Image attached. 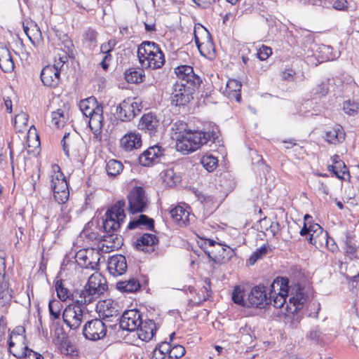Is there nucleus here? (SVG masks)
<instances>
[{"label":"nucleus","mask_w":359,"mask_h":359,"mask_svg":"<svg viewBox=\"0 0 359 359\" xmlns=\"http://www.w3.org/2000/svg\"><path fill=\"white\" fill-rule=\"evenodd\" d=\"M137 57L143 68L159 69L165 63L163 51L152 41H144L138 46Z\"/></svg>","instance_id":"5"},{"label":"nucleus","mask_w":359,"mask_h":359,"mask_svg":"<svg viewBox=\"0 0 359 359\" xmlns=\"http://www.w3.org/2000/svg\"><path fill=\"white\" fill-rule=\"evenodd\" d=\"M272 54V49L266 46L262 45L259 49L257 55L260 60H266Z\"/></svg>","instance_id":"56"},{"label":"nucleus","mask_w":359,"mask_h":359,"mask_svg":"<svg viewBox=\"0 0 359 359\" xmlns=\"http://www.w3.org/2000/svg\"><path fill=\"white\" fill-rule=\"evenodd\" d=\"M324 238L326 239V247L331 252H335L338 249L337 245L334 243L332 238L327 237V233L325 232L324 235Z\"/></svg>","instance_id":"58"},{"label":"nucleus","mask_w":359,"mask_h":359,"mask_svg":"<svg viewBox=\"0 0 359 359\" xmlns=\"http://www.w3.org/2000/svg\"><path fill=\"white\" fill-rule=\"evenodd\" d=\"M23 29L33 44L35 43V40L38 39V38L41 36L40 29L36 24L31 23L30 27L28 26V24H23Z\"/></svg>","instance_id":"41"},{"label":"nucleus","mask_w":359,"mask_h":359,"mask_svg":"<svg viewBox=\"0 0 359 359\" xmlns=\"http://www.w3.org/2000/svg\"><path fill=\"white\" fill-rule=\"evenodd\" d=\"M114 46L115 41L109 40L107 43H104L101 45V52L106 54H110V52L114 49Z\"/></svg>","instance_id":"57"},{"label":"nucleus","mask_w":359,"mask_h":359,"mask_svg":"<svg viewBox=\"0 0 359 359\" xmlns=\"http://www.w3.org/2000/svg\"><path fill=\"white\" fill-rule=\"evenodd\" d=\"M267 252V248L265 246L261 247L256 250L248 259L249 264L253 265L255 263Z\"/></svg>","instance_id":"51"},{"label":"nucleus","mask_w":359,"mask_h":359,"mask_svg":"<svg viewBox=\"0 0 359 359\" xmlns=\"http://www.w3.org/2000/svg\"><path fill=\"white\" fill-rule=\"evenodd\" d=\"M205 245L210 248H213L212 250L205 249L204 250L205 253L207 254L208 257L211 259L216 261V259H218V255L224 256L223 253L226 250L221 243H217L212 239H206L205 241Z\"/></svg>","instance_id":"28"},{"label":"nucleus","mask_w":359,"mask_h":359,"mask_svg":"<svg viewBox=\"0 0 359 359\" xmlns=\"http://www.w3.org/2000/svg\"><path fill=\"white\" fill-rule=\"evenodd\" d=\"M103 108L102 107H97L96 111L91 114L88 117L89 127L95 136L101 133L102 128L103 126L104 117H103Z\"/></svg>","instance_id":"25"},{"label":"nucleus","mask_w":359,"mask_h":359,"mask_svg":"<svg viewBox=\"0 0 359 359\" xmlns=\"http://www.w3.org/2000/svg\"><path fill=\"white\" fill-rule=\"evenodd\" d=\"M321 51L326 55L327 60H334L339 56V52L337 50L333 51V48L330 46H323Z\"/></svg>","instance_id":"52"},{"label":"nucleus","mask_w":359,"mask_h":359,"mask_svg":"<svg viewBox=\"0 0 359 359\" xmlns=\"http://www.w3.org/2000/svg\"><path fill=\"white\" fill-rule=\"evenodd\" d=\"M165 149L158 145L149 147L139 156V163L143 166H151L158 163L164 155Z\"/></svg>","instance_id":"14"},{"label":"nucleus","mask_w":359,"mask_h":359,"mask_svg":"<svg viewBox=\"0 0 359 359\" xmlns=\"http://www.w3.org/2000/svg\"><path fill=\"white\" fill-rule=\"evenodd\" d=\"M345 136L344 129L339 125L335 126L325 132V140L330 144L340 143L345 140Z\"/></svg>","instance_id":"26"},{"label":"nucleus","mask_w":359,"mask_h":359,"mask_svg":"<svg viewBox=\"0 0 359 359\" xmlns=\"http://www.w3.org/2000/svg\"><path fill=\"white\" fill-rule=\"evenodd\" d=\"M107 269L114 277L123 275L127 270L126 257L121 255L111 256L107 261Z\"/></svg>","instance_id":"16"},{"label":"nucleus","mask_w":359,"mask_h":359,"mask_svg":"<svg viewBox=\"0 0 359 359\" xmlns=\"http://www.w3.org/2000/svg\"><path fill=\"white\" fill-rule=\"evenodd\" d=\"M111 60V55L110 54H106V55L104 57L103 60L100 62V65L102 66V67L104 70H107L108 69L109 65L107 62V60Z\"/></svg>","instance_id":"63"},{"label":"nucleus","mask_w":359,"mask_h":359,"mask_svg":"<svg viewBox=\"0 0 359 359\" xmlns=\"http://www.w3.org/2000/svg\"><path fill=\"white\" fill-rule=\"evenodd\" d=\"M353 240V238L349 233H347L345 240V250L346 253L351 255H353L357 251V246Z\"/></svg>","instance_id":"53"},{"label":"nucleus","mask_w":359,"mask_h":359,"mask_svg":"<svg viewBox=\"0 0 359 359\" xmlns=\"http://www.w3.org/2000/svg\"><path fill=\"white\" fill-rule=\"evenodd\" d=\"M55 290L59 299L62 302L66 301L70 296L72 297L69 290L63 286L62 281H57Z\"/></svg>","instance_id":"49"},{"label":"nucleus","mask_w":359,"mask_h":359,"mask_svg":"<svg viewBox=\"0 0 359 359\" xmlns=\"http://www.w3.org/2000/svg\"><path fill=\"white\" fill-rule=\"evenodd\" d=\"M97 32L91 28L88 27L82 35V42L85 48L90 50H94L97 45Z\"/></svg>","instance_id":"29"},{"label":"nucleus","mask_w":359,"mask_h":359,"mask_svg":"<svg viewBox=\"0 0 359 359\" xmlns=\"http://www.w3.org/2000/svg\"><path fill=\"white\" fill-rule=\"evenodd\" d=\"M194 41L200 53L203 56H205L213 46L210 34L201 25L194 28Z\"/></svg>","instance_id":"12"},{"label":"nucleus","mask_w":359,"mask_h":359,"mask_svg":"<svg viewBox=\"0 0 359 359\" xmlns=\"http://www.w3.org/2000/svg\"><path fill=\"white\" fill-rule=\"evenodd\" d=\"M107 325L101 319L88 320L83 327V334L86 339L97 341L107 334Z\"/></svg>","instance_id":"10"},{"label":"nucleus","mask_w":359,"mask_h":359,"mask_svg":"<svg viewBox=\"0 0 359 359\" xmlns=\"http://www.w3.org/2000/svg\"><path fill=\"white\" fill-rule=\"evenodd\" d=\"M62 305L60 301L50 300L48 304V309L52 319H59Z\"/></svg>","instance_id":"45"},{"label":"nucleus","mask_w":359,"mask_h":359,"mask_svg":"<svg viewBox=\"0 0 359 359\" xmlns=\"http://www.w3.org/2000/svg\"><path fill=\"white\" fill-rule=\"evenodd\" d=\"M123 165L121 161L115 159L109 160L106 165V170L108 175L115 177L123 170Z\"/></svg>","instance_id":"43"},{"label":"nucleus","mask_w":359,"mask_h":359,"mask_svg":"<svg viewBox=\"0 0 359 359\" xmlns=\"http://www.w3.org/2000/svg\"><path fill=\"white\" fill-rule=\"evenodd\" d=\"M136 103L130 100H125L120 103L116 109V114L118 118L122 121H129L135 116Z\"/></svg>","instance_id":"19"},{"label":"nucleus","mask_w":359,"mask_h":359,"mask_svg":"<svg viewBox=\"0 0 359 359\" xmlns=\"http://www.w3.org/2000/svg\"><path fill=\"white\" fill-rule=\"evenodd\" d=\"M62 149L67 156H69V149H74L76 146L81 143V140L77 137H72L70 134L65 133L62 141Z\"/></svg>","instance_id":"34"},{"label":"nucleus","mask_w":359,"mask_h":359,"mask_svg":"<svg viewBox=\"0 0 359 359\" xmlns=\"http://www.w3.org/2000/svg\"><path fill=\"white\" fill-rule=\"evenodd\" d=\"M158 239L154 234L144 233L137 239L135 248L145 252H151L154 251V246L158 243Z\"/></svg>","instance_id":"21"},{"label":"nucleus","mask_w":359,"mask_h":359,"mask_svg":"<svg viewBox=\"0 0 359 359\" xmlns=\"http://www.w3.org/2000/svg\"><path fill=\"white\" fill-rule=\"evenodd\" d=\"M289 291L288 280L287 278H276L271 285L270 297L268 298L269 304H273L276 308H282L286 303Z\"/></svg>","instance_id":"7"},{"label":"nucleus","mask_w":359,"mask_h":359,"mask_svg":"<svg viewBox=\"0 0 359 359\" xmlns=\"http://www.w3.org/2000/svg\"><path fill=\"white\" fill-rule=\"evenodd\" d=\"M97 107H101V105L97 104L95 98L93 97L82 100L79 102V108L86 117L95 111Z\"/></svg>","instance_id":"31"},{"label":"nucleus","mask_w":359,"mask_h":359,"mask_svg":"<svg viewBox=\"0 0 359 359\" xmlns=\"http://www.w3.org/2000/svg\"><path fill=\"white\" fill-rule=\"evenodd\" d=\"M67 119V114L61 109H58L51 113V123L57 128L63 127Z\"/></svg>","instance_id":"38"},{"label":"nucleus","mask_w":359,"mask_h":359,"mask_svg":"<svg viewBox=\"0 0 359 359\" xmlns=\"http://www.w3.org/2000/svg\"><path fill=\"white\" fill-rule=\"evenodd\" d=\"M359 109V102L354 100H346L343 104V110L350 116L355 115Z\"/></svg>","instance_id":"47"},{"label":"nucleus","mask_w":359,"mask_h":359,"mask_svg":"<svg viewBox=\"0 0 359 359\" xmlns=\"http://www.w3.org/2000/svg\"><path fill=\"white\" fill-rule=\"evenodd\" d=\"M217 159L212 156H204L201 158V164L208 172L213 171L217 166Z\"/></svg>","instance_id":"48"},{"label":"nucleus","mask_w":359,"mask_h":359,"mask_svg":"<svg viewBox=\"0 0 359 359\" xmlns=\"http://www.w3.org/2000/svg\"><path fill=\"white\" fill-rule=\"evenodd\" d=\"M185 352V348L182 346L175 345L170 347L169 358L179 359L184 355Z\"/></svg>","instance_id":"50"},{"label":"nucleus","mask_w":359,"mask_h":359,"mask_svg":"<svg viewBox=\"0 0 359 359\" xmlns=\"http://www.w3.org/2000/svg\"><path fill=\"white\" fill-rule=\"evenodd\" d=\"M273 236H276L280 231V226L278 222H271L269 229Z\"/></svg>","instance_id":"61"},{"label":"nucleus","mask_w":359,"mask_h":359,"mask_svg":"<svg viewBox=\"0 0 359 359\" xmlns=\"http://www.w3.org/2000/svg\"><path fill=\"white\" fill-rule=\"evenodd\" d=\"M171 217L179 224H186L189 222V211L182 205H177L170 210Z\"/></svg>","instance_id":"30"},{"label":"nucleus","mask_w":359,"mask_h":359,"mask_svg":"<svg viewBox=\"0 0 359 359\" xmlns=\"http://www.w3.org/2000/svg\"><path fill=\"white\" fill-rule=\"evenodd\" d=\"M4 264V260L1 257H0V288L6 286V283L4 281L5 275Z\"/></svg>","instance_id":"59"},{"label":"nucleus","mask_w":359,"mask_h":359,"mask_svg":"<svg viewBox=\"0 0 359 359\" xmlns=\"http://www.w3.org/2000/svg\"><path fill=\"white\" fill-rule=\"evenodd\" d=\"M175 72L178 81L172 86L171 102L175 106H184L192 98L195 89L200 86L202 81L194 72L193 67L188 65L177 67Z\"/></svg>","instance_id":"2"},{"label":"nucleus","mask_w":359,"mask_h":359,"mask_svg":"<svg viewBox=\"0 0 359 359\" xmlns=\"http://www.w3.org/2000/svg\"><path fill=\"white\" fill-rule=\"evenodd\" d=\"M309 338L313 341H318L320 338V332L317 330H312L309 334Z\"/></svg>","instance_id":"62"},{"label":"nucleus","mask_w":359,"mask_h":359,"mask_svg":"<svg viewBox=\"0 0 359 359\" xmlns=\"http://www.w3.org/2000/svg\"><path fill=\"white\" fill-rule=\"evenodd\" d=\"M74 301V304L67 306L62 313L64 323L72 330H76L81 324L83 316L82 306Z\"/></svg>","instance_id":"9"},{"label":"nucleus","mask_w":359,"mask_h":359,"mask_svg":"<svg viewBox=\"0 0 359 359\" xmlns=\"http://www.w3.org/2000/svg\"><path fill=\"white\" fill-rule=\"evenodd\" d=\"M116 287L123 292H134L140 289V284L137 280L135 278H130L128 280L117 283Z\"/></svg>","instance_id":"35"},{"label":"nucleus","mask_w":359,"mask_h":359,"mask_svg":"<svg viewBox=\"0 0 359 359\" xmlns=\"http://www.w3.org/2000/svg\"><path fill=\"white\" fill-rule=\"evenodd\" d=\"M28 123V115L26 113L22 112L17 114L15 117V126L20 129L26 126Z\"/></svg>","instance_id":"54"},{"label":"nucleus","mask_w":359,"mask_h":359,"mask_svg":"<svg viewBox=\"0 0 359 359\" xmlns=\"http://www.w3.org/2000/svg\"><path fill=\"white\" fill-rule=\"evenodd\" d=\"M50 186L53 197L58 204H65L69 197V191L64 174L58 165H52Z\"/></svg>","instance_id":"6"},{"label":"nucleus","mask_w":359,"mask_h":359,"mask_svg":"<svg viewBox=\"0 0 359 359\" xmlns=\"http://www.w3.org/2000/svg\"><path fill=\"white\" fill-rule=\"evenodd\" d=\"M128 211L135 214L145 211L149 200L144 189L141 187H136L130 191L128 196Z\"/></svg>","instance_id":"8"},{"label":"nucleus","mask_w":359,"mask_h":359,"mask_svg":"<svg viewBox=\"0 0 359 359\" xmlns=\"http://www.w3.org/2000/svg\"><path fill=\"white\" fill-rule=\"evenodd\" d=\"M99 316L106 322H117L119 320L121 309L119 304L112 300L106 299L97 306Z\"/></svg>","instance_id":"11"},{"label":"nucleus","mask_w":359,"mask_h":359,"mask_svg":"<svg viewBox=\"0 0 359 359\" xmlns=\"http://www.w3.org/2000/svg\"><path fill=\"white\" fill-rule=\"evenodd\" d=\"M266 290L264 286L254 287L248 296L247 307L262 308L269 304Z\"/></svg>","instance_id":"15"},{"label":"nucleus","mask_w":359,"mask_h":359,"mask_svg":"<svg viewBox=\"0 0 359 359\" xmlns=\"http://www.w3.org/2000/svg\"><path fill=\"white\" fill-rule=\"evenodd\" d=\"M18 338H21L22 339H25V337L20 335L19 332H16V331H13L11 334L10 338L8 339V346L11 348L15 345V342L13 339H17Z\"/></svg>","instance_id":"60"},{"label":"nucleus","mask_w":359,"mask_h":359,"mask_svg":"<svg viewBox=\"0 0 359 359\" xmlns=\"http://www.w3.org/2000/svg\"><path fill=\"white\" fill-rule=\"evenodd\" d=\"M12 297V290L6 283V287L0 288V308L6 309L11 304Z\"/></svg>","instance_id":"42"},{"label":"nucleus","mask_w":359,"mask_h":359,"mask_svg":"<svg viewBox=\"0 0 359 359\" xmlns=\"http://www.w3.org/2000/svg\"><path fill=\"white\" fill-rule=\"evenodd\" d=\"M242 85L240 81L236 79H229L226 85L224 93L230 99H236L240 102L241 100V90Z\"/></svg>","instance_id":"27"},{"label":"nucleus","mask_w":359,"mask_h":359,"mask_svg":"<svg viewBox=\"0 0 359 359\" xmlns=\"http://www.w3.org/2000/svg\"><path fill=\"white\" fill-rule=\"evenodd\" d=\"M135 331H137L138 337L141 340L148 341L153 338L155 334V323L152 320H147L145 321L142 320L141 325Z\"/></svg>","instance_id":"24"},{"label":"nucleus","mask_w":359,"mask_h":359,"mask_svg":"<svg viewBox=\"0 0 359 359\" xmlns=\"http://www.w3.org/2000/svg\"><path fill=\"white\" fill-rule=\"evenodd\" d=\"M144 77V70L141 68H130L126 71L125 79L128 83H139Z\"/></svg>","instance_id":"32"},{"label":"nucleus","mask_w":359,"mask_h":359,"mask_svg":"<svg viewBox=\"0 0 359 359\" xmlns=\"http://www.w3.org/2000/svg\"><path fill=\"white\" fill-rule=\"evenodd\" d=\"M86 252L80 250L78 252L76 255V261L78 263L79 265H80L81 267H84L86 269L90 268L92 269H95V267L97 266V264L96 262H92L90 261H88L87 262V260L88 259V257L84 255Z\"/></svg>","instance_id":"44"},{"label":"nucleus","mask_w":359,"mask_h":359,"mask_svg":"<svg viewBox=\"0 0 359 359\" xmlns=\"http://www.w3.org/2000/svg\"><path fill=\"white\" fill-rule=\"evenodd\" d=\"M22 357L24 359H43V356L42 355L36 351H34L27 346L24 347Z\"/></svg>","instance_id":"55"},{"label":"nucleus","mask_w":359,"mask_h":359,"mask_svg":"<svg viewBox=\"0 0 359 359\" xmlns=\"http://www.w3.org/2000/svg\"><path fill=\"white\" fill-rule=\"evenodd\" d=\"M328 170L332 172L335 176L340 180H345V176L349 177V171L344 161L338 162L337 164L328 165Z\"/></svg>","instance_id":"36"},{"label":"nucleus","mask_w":359,"mask_h":359,"mask_svg":"<svg viewBox=\"0 0 359 359\" xmlns=\"http://www.w3.org/2000/svg\"><path fill=\"white\" fill-rule=\"evenodd\" d=\"M172 130V138L176 140L177 150L187 154L197 150L209 141L214 142L217 137L216 133L213 131L188 130L187 124L180 121L174 123Z\"/></svg>","instance_id":"3"},{"label":"nucleus","mask_w":359,"mask_h":359,"mask_svg":"<svg viewBox=\"0 0 359 359\" xmlns=\"http://www.w3.org/2000/svg\"><path fill=\"white\" fill-rule=\"evenodd\" d=\"M107 289V281L99 273L92 274L84 288L72 293V300L80 304H89L100 297Z\"/></svg>","instance_id":"4"},{"label":"nucleus","mask_w":359,"mask_h":359,"mask_svg":"<svg viewBox=\"0 0 359 359\" xmlns=\"http://www.w3.org/2000/svg\"><path fill=\"white\" fill-rule=\"evenodd\" d=\"M142 146L141 135L136 133L126 134L120 140V147L126 151L137 149Z\"/></svg>","instance_id":"20"},{"label":"nucleus","mask_w":359,"mask_h":359,"mask_svg":"<svg viewBox=\"0 0 359 359\" xmlns=\"http://www.w3.org/2000/svg\"><path fill=\"white\" fill-rule=\"evenodd\" d=\"M163 182L169 187H172L180 181V177L173 169H167L161 173Z\"/></svg>","instance_id":"37"},{"label":"nucleus","mask_w":359,"mask_h":359,"mask_svg":"<svg viewBox=\"0 0 359 359\" xmlns=\"http://www.w3.org/2000/svg\"><path fill=\"white\" fill-rule=\"evenodd\" d=\"M139 226H144L149 230H153L154 228V222L153 219L149 218L145 215H141L136 220L131 221L128 228L129 229H134Z\"/></svg>","instance_id":"33"},{"label":"nucleus","mask_w":359,"mask_h":359,"mask_svg":"<svg viewBox=\"0 0 359 359\" xmlns=\"http://www.w3.org/2000/svg\"><path fill=\"white\" fill-rule=\"evenodd\" d=\"M159 126V120L157 118L156 116L149 112L142 116L138 124V128L140 130H144L150 135H155Z\"/></svg>","instance_id":"17"},{"label":"nucleus","mask_w":359,"mask_h":359,"mask_svg":"<svg viewBox=\"0 0 359 359\" xmlns=\"http://www.w3.org/2000/svg\"><path fill=\"white\" fill-rule=\"evenodd\" d=\"M170 347L169 342H161L154 348L152 359H165L166 354H170Z\"/></svg>","instance_id":"40"},{"label":"nucleus","mask_w":359,"mask_h":359,"mask_svg":"<svg viewBox=\"0 0 359 359\" xmlns=\"http://www.w3.org/2000/svg\"><path fill=\"white\" fill-rule=\"evenodd\" d=\"M306 299V297L303 292V289L298 285L295 294L290 298L289 303L286 304V310L290 313H297L303 307Z\"/></svg>","instance_id":"22"},{"label":"nucleus","mask_w":359,"mask_h":359,"mask_svg":"<svg viewBox=\"0 0 359 359\" xmlns=\"http://www.w3.org/2000/svg\"><path fill=\"white\" fill-rule=\"evenodd\" d=\"M14 62L9 49L3 43H0V68L6 73L12 72L14 69Z\"/></svg>","instance_id":"23"},{"label":"nucleus","mask_w":359,"mask_h":359,"mask_svg":"<svg viewBox=\"0 0 359 359\" xmlns=\"http://www.w3.org/2000/svg\"><path fill=\"white\" fill-rule=\"evenodd\" d=\"M118 320L120 328L129 332H133L141 325V313L137 310L126 311Z\"/></svg>","instance_id":"13"},{"label":"nucleus","mask_w":359,"mask_h":359,"mask_svg":"<svg viewBox=\"0 0 359 359\" xmlns=\"http://www.w3.org/2000/svg\"><path fill=\"white\" fill-rule=\"evenodd\" d=\"M318 190L319 191H320L321 193L325 194V195H327L328 193H329V189L328 187H327V185H325L323 182H319V184H318Z\"/></svg>","instance_id":"64"},{"label":"nucleus","mask_w":359,"mask_h":359,"mask_svg":"<svg viewBox=\"0 0 359 359\" xmlns=\"http://www.w3.org/2000/svg\"><path fill=\"white\" fill-rule=\"evenodd\" d=\"M124 201H118L105 213L102 227L106 233L100 242L101 250L105 252L114 251L120 248L123 245V239L121 236L114 233L117 231L126 217L124 213Z\"/></svg>","instance_id":"1"},{"label":"nucleus","mask_w":359,"mask_h":359,"mask_svg":"<svg viewBox=\"0 0 359 359\" xmlns=\"http://www.w3.org/2000/svg\"><path fill=\"white\" fill-rule=\"evenodd\" d=\"M310 236L308 238V241L311 244L316 243V238L320 234L323 237H324L325 233L323 232L322 227L318 224H313L309 226Z\"/></svg>","instance_id":"46"},{"label":"nucleus","mask_w":359,"mask_h":359,"mask_svg":"<svg viewBox=\"0 0 359 359\" xmlns=\"http://www.w3.org/2000/svg\"><path fill=\"white\" fill-rule=\"evenodd\" d=\"M41 79L44 86L55 88L60 81V71L50 65L46 66L41 72Z\"/></svg>","instance_id":"18"},{"label":"nucleus","mask_w":359,"mask_h":359,"mask_svg":"<svg viewBox=\"0 0 359 359\" xmlns=\"http://www.w3.org/2000/svg\"><path fill=\"white\" fill-rule=\"evenodd\" d=\"M245 294L243 287L237 285L234 287L231 299L235 304L243 307H247L248 298L245 299Z\"/></svg>","instance_id":"39"}]
</instances>
